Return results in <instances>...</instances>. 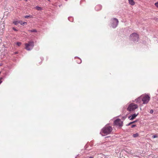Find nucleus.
Masks as SVG:
<instances>
[{
	"label": "nucleus",
	"instance_id": "nucleus-13",
	"mask_svg": "<svg viewBox=\"0 0 158 158\" xmlns=\"http://www.w3.org/2000/svg\"><path fill=\"white\" fill-rule=\"evenodd\" d=\"M35 8L38 10H42V8L41 7H39L38 6H36L35 7Z\"/></svg>",
	"mask_w": 158,
	"mask_h": 158
},
{
	"label": "nucleus",
	"instance_id": "nucleus-23",
	"mask_svg": "<svg viewBox=\"0 0 158 158\" xmlns=\"http://www.w3.org/2000/svg\"><path fill=\"white\" fill-rule=\"evenodd\" d=\"M132 124L131 122L130 123H128L127 125V126H129V125H130L131 124Z\"/></svg>",
	"mask_w": 158,
	"mask_h": 158
},
{
	"label": "nucleus",
	"instance_id": "nucleus-1",
	"mask_svg": "<svg viewBox=\"0 0 158 158\" xmlns=\"http://www.w3.org/2000/svg\"><path fill=\"white\" fill-rule=\"evenodd\" d=\"M150 97L147 94H143L137 98L135 100L136 102L140 103L141 100L143 102V104H147L149 101L150 99Z\"/></svg>",
	"mask_w": 158,
	"mask_h": 158
},
{
	"label": "nucleus",
	"instance_id": "nucleus-24",
	"mask_svg": "<svg viewBox=\"0 0 158 158\" xmlns=\"http://www.w3.org/2000/svg\"><path fill=\"white\" fill-rule=\"evenodd\" d=\"M13 29L15 31H17V30L15 28H13Z\"/></svg>",
	"mask_w": 158,
	"mask_h": 158
},
{
	"label": "nucleus",
	"instance_id": "nucleus-28",
	"mask_svg": "<svg viewBox=\"0 0 158 158\" xmlns=\"http://www.w3.org/2000/svg\"><path fill=\"white\" fill-rule=\"evenodd\" d=\"M156 3H158V1Z\"/></svg>",
	"mask_w": 158,
	"mask_h": 158
},
{
	"label": "nucleus",
	"instance_id": "nucleus-14",
	"mask_svg": "<svg viewBox=\"0 0 158 158\" xmlns=\"http://www.w3.org/2000/svg\"><path fill=\"white\" fill-rule=\"evenodd\" d=\"M139 134L138 133H136L135 134H134L133 135V137L134 138L137 137L139 136Z\"/></svg>",
	"mask_w": 158,
	"mask_h": 158
},
{
	"label": "nucleus",
	"instance_id": "nucleus-21",
	"mask_svg": "<svg viewBox=\"0 0 158 158\" xmlns=\"http://www.w3.org/2000/svg\"><path fill=\"white\" fill-rule=\"evenodd\" d=\"M136 126L135 125H133L131 126V128H133Z\"/></svg>",
	"mask_w": 158,
	"mask_h": 158
},
{
	"label": "nucleus",
	"instance_id": "nucleus-4",
	"mask_svg": "<svg viewBox=\"0 0 158 158\" xmlns=\"http://www.w3.org/2000/svg\"><path fill=\"white\" fill-rule=\"evenodd\" d=\"M138 106L134 103L130 104L127 108L128 110L131 111L135 110L138 108Z\"/></svg>",
	"mask_w": 158,
	"mask_h": 158
},
{
	"label": "nucleus",
	"instance_id": "nucleus-6",
	"mask_svg": "<svg viewBox=\"0 0 158 158\" xmlns=\"http://www.w3.org/2000/svg\"><path fill=\"white\" fill-rule=\"evenodd\" d=\"M114 124L115 125L121 127L122 126L123 122L120 119H117L114 121Z\"/></svg>",
	"mask_w": 158,
	"mask_h": 158
},
{
	"label": "nucleus",
	"instance_id": "nucleus-22",
	"mask_svg": "<svg viewBox=\"0 0 158 158\" xmlns=\"http://www.w3.org/2000/svg\"><path fill=\"white\" fill-rule=\"evenodd\" d=\"M152 137L153 138H156L157 137V136L156 135H153L152 136Z\"/></svg>",
	"mask_w": 158,
	"mask_h": 158
},
{
	"label": "nucleus",
	"instance_id": "nucleus-11",
	"mask_svg": "<svg viewBox=\"0 0 158 158\" xmlns=\"http://www.w3.org/2000/svg\"><path fill=\"white\" fill-rule=\"evenodd\" d=\"M20 22H22V21H16L13 22V23L15 25H17L18 23H19Z\"/></svg>",
	"mask_w": 158,
	"mask_h": 158
},
{
	"label": "nucleus",
	"instance_id": "nucleus-25",
	"mask_svg": "<svg viewBox=\"0 0 158 158\" xmlns=\"http://www.w3.org/2000/svg\"><path fill=\"white\" fill-rule=\"evenodd\" d=\"M153 112V110H151L150 111V113L151 114H152Z\"/></svg>",
	"mask_w": 158,
	"mask_h": 158
},
{
	"label": "nucleus",
	"instance_id": "nucleus-20",
	"mask_svg": "<svg viewBox=\"0 0 158 158\" xmlns=\"http://www.w3.org/2000/svg\"><path fill=\"white\" fill-rule=\"evenodd\" d=\"M3 79L2 77H1L0 78V84L2 82V80Z\"/></svg>",
	"mask_w": 158,
	"mask_h": 158
},
{
	"label": "nucleus",
	"instance_id": "nucleus-27",
	"mask_svg": "<svg viewBox=\"0 0 158 158\" xmlns=\"http://www.w3.org/2000/svg\"><path fill=\"white\" fill-rule=\"evenodd\" d=\"M89 158H94V157H89Z\"/></svg>",
	"mask_w": 158,
	"mask_h": 158
},
{
	"label": "nucleus",
	"instance_id": "nucleus-18",
	"mask_svg": "<svg viewBox=\"0 0 158 158\" xmlns=\"http://www.w3.org/2000/svg\"><path fill=\"white\" fill-rule=\"evenodd\" d=\"M24 17L26 18H28L29 17L31 18L32 16L31 15H26Z\"/></svg>",
	"mask_w": 158,
	"mask_h": 158
},
{
	"label": "nucleus",
	"instance_id": "nucleus-19",
	"mask_svg": "<svg viewBox=\"0 0 158 158\" xmlns=\"http://www.w3.org/2000/svg\"><path fill=\"white\" fill-rule=\"evenodd\" d=\"M155 6L158 8V3H155Z\"/></svg>",
	"mask_w": 158,
	"mask_h": 158
},
{
	"label": "nucleus",
	"instance_id": "nucleus-9",
	"mask_svg": "<svg viewBox=\"0 0 158 158\" xmlns=\"http://www.w3.org/2000/svg\"><path fill=\"white\" fill-rule=\"evenodd\" d=\"M4 29L5 28L4 26H3L2 27L1 26H0V34H2Z\"/></svg>",
	"mask_w": 158,
	"mask_h": 158
},
{
	"label": "nucleus",
	"instance_id": "nucleus-7",
	"mask_svg": "<svg viewBox=\"0 0 158 158\" xmlns=\"http://www.w3.org/2000/svg\"><path fill=\"white\" fill-rule=\"evenodd\" d=\"M114 20H115V22H114L112 25V26L113 28L116 27L118 23V19L116 18H114L113 19Z\"/></svg>",
	"mask_w": 158,
	"mask_h": 158
},
{
	"label": "nucleus",
	"instance_id": "nucleus-26",
	"mask_svg": "<svg viewBox=\"0 0 158 158\" xmlns=\"http://www.w3.org/2000/svg\"><path fill=\"white\" fill-rule=\"evenodd\" d=\"M136 122V121H133V122H131V123H135Z\"/></svg>",
	"mask_w": 158,
	"mask_h": 158
},
{
	"label": "nucleus",
	"instance_id": "nucleus-15",
	"mask_svg": "<svg viewBox=\"0 0 158 158\" xmlns=\"http://www.w3.org/2000/svg\"><path fill=\"white\" fill-rule=\"evenodd\" d=\"M30 31L31 32H37V31L35 29H33L31 30H29L28 31Z\"/></svg>",
	"mask_w": 158,
	"mask_h": 158
},
{
	"label": "nucleus",
	"instance_id": "nucleus-16",
	"mask_svg": "<svg viewBox=\"0 0 158 158\" xmlns=\"http://www.w3.org/2000/svg\"><path fill=\"white\" fill-rule=\"evenodd\" d=\"M15 44L18 46H20L21 44V43L20 42H17L15 43Z\"/></svg>",
	"mask_w": 158,
	"mask_h": 158
},
{
	"label": "nucleus",
	"instance_id": "nucleus-10",
	"mask_svg": "<svg viewBox=\"0 0 158 158\" xmlns=\"http://www.w3.org/2000/svg\"><path fill=\"white\" fill-rule=\"evenodd\" d=\"M129 4L131 5H134L135 4V2L134 0H128Z\"/></svg>",
	"mask_w": 158,
	"mask_h": 158
},
{
	"label": "nucleus",
	"instance_id": "nucleus-12",
	"mask_svg": "<svg viewBox=\"0 0 158 158\" xmlns=\"http://www.w3.org/2000/svg\"><path fill=\"white\" fill-rule=\"evenodd\" d=\"M77 59V61L78 64H80L81 62V60L78 57L76 58Z\"/></svg>",
	"mask_w": 158,
	"mask_h": 158
},
{
	"label": "nucleus",
	"instance_id": "nucleus-2",
	"mask_svg": "<svg viewBox=\"0 0 158 158\" xmlns=\"http://www.w3.org/2000/svg\"><path fill=\"white\" fill-rule=\"evenodd\" d=\"M112 131V128L111 127L107 125L102 129L101 133L102 135L103 134L107 135L110 134Z\"/></svg>",
	"mask_w": 158,
	"mask_h": 158
},
{
	"label": "nucleus",
	"instance_id": "nucleus-3",
	"mask_svg": "<svg viewBox=\"0 0 158 158\" xmlns=\"http://www.w3.org/2000/svg\"><path fill=\"white\" fill-rule=\"evenodd\" d=\"M25 48L27 51H30L32 49L34 46V42L33 41H29L27 43H25Z\"/></svg>",
	"mask_w": 158,
	"mask_h": 158
},
{
	"label": "nucleus",
	"instance_id": "nucleus-5",
	"mask_svg": "<svg viewBox=\"0 0 158 158\" xmlns=\"http://www.w3.org/2000/svg\"><path fill=\"white\" fill-rule=\"evenodd\" d=\"M139 37V35L136 33H132L130 35V38L134 41L138 40Z\"/></svg>",
	"mask_w": 158,
	"mask_h": 158
},
{
	"label": "nucleus",
	"instance_id": "nucleus-17",
	"mask_svg": "<svg viewBox=\"0 0 158 158\" xmlns=\"http://www.w3.org/2000/svg\"><path fill=\"white\" fill-rule=\"evenodd\" d=\"M20 23L21 25L23 26L25 24H27V23L26 22H20V23Z\"/></svg>",
	"mask_w": 158,
	"mask_h": 158
},
{
	"label": "nucleus",
	"instance_id": "nucleus-8",
	"mask_svg": "<svg viewBox=\"0 0 158 158\" xmlns=\"http://www.w3.org/2000/svg\"><path fill=\"white\" fill-rule=\"evenodd\" d=\"M138 113L137 114H132L131 116H129L128 118L130 120H133L135 118V117L138 115Z\"/></svg>",
	"mask_w": 158,
	"mask_h": 158
}]
</instances>
